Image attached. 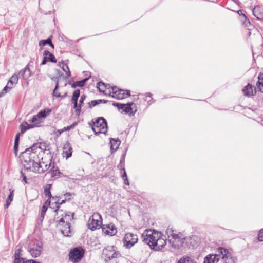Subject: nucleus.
Masks as SVG:
<instances>
[{"mask_svg": "<svg viewBox=\"0 0 263 263\" xmlns=\"http://www.w3.org/2000/svg\"><path fill=\"white\" fill-rule=\"evenodd\" d=\"M63 149V156L65 157L66 159L70 158L72 153V148L71 144L68 142H67L64 145Z\"/></svg>", "mask_w": 263, "mask_h": 263, "instance_id": "dca6fc26", "label": "nucleus"}, {"mask_svg": "<svg viewBox=\"0 0 263 263\" xmlns=\"http://www.w3.org/2000/svg\"><path fill=\"white\" fill-rule=\"evenodd\" d=\"M51 163L50 162V163L49 165H48V164L45 165V168H43V166L41 164L42 168L44 170V171L43 172H44L45 171H47V170H48L49 168V167L51 166Z\"/></svg>", "mask_w": 263, "mask_h": 263, "instance_id": "5fc2aeb1", "label": "nucleus"}, {"mask_svg": "<svg viewBox=\"0 0 263 263\" xmlns=\"http://www.w3.org/2000/svg\"><path fill=\"white\" fill-rule=\"evenodd\" d=\"M13 192V190H11V189H10V194L7 198L6 204L5 205V208H8L11 202L12 201L14 196Z\"/></svg>", "mask_w": 263, "mask_h": 263, "instance_id": "2f4dec72", "label": "nucleus"}, {"mask_svg": "<svg viewBox=\"0 0 263 263\" xmlns=\"http://www.w3.org/2000/svg\"><path fill=\"white\" fill-rule=\"evenodd\" d=\"M101 216L100 214L94 213L90 218L88 222V228L92 230L99 229L102 224Z\"/></svg>", "mask_w": 263, "mask_h": 263, "instance_id": "1a4fd4ad", "label": "nucleus"}, {"mask_svg": "<svg viewBox=\"0 0 263 263\" xmlns=\"http://www.w3.org/2000/svg\"><path fill=\"white\" fill-rule=\"evenodd\" d=\"M51 187V184H48L45 187L44 189V193L45 196L48 198V199L52 198L53 200H56L57 197H52L50 192V189Z\"/></svg>", "mask_w": 263, "mask_h": 263, "instance_id": "5701e85b", "label": "nucleus"}, {"mask_svg": "<svg viewBox=\"0 0 263 263\" xmlns=\"http://www.w3.org/2000/svg\"><path fill=\"white\" fill-rule=\"evenodd\" d=\"M177 263H196L188 256H185L181 258Z\"/></svg>", "mask_w": 263, "mask_h": 263, "instance_id": "72a5a7b5", "label": "nucleus"}, {"mask_svg": "<svg viewBox=\"0 0 263 263\" xmlns=\"http://www.w3.org/2000/svg\"><path fill=\"white\" fill-rule=\"evenodd\" d=\"M258 80L257 82L256 85L260 92H263V72L260 73L258 77Z\"/></svg>", "mask_w": 263, "mask_h": 263, "instance_id": "c756f323", "label": "nucleus"}, {"mask_svg": "<svg viewBox=\"0 0 263 263\" xmlns=\"http://www.w3.org/2000/svg\"><path fill=\"white\" fill-rule=\"evenodd\" d=\"M51 112V109L49 108H46L44 110L40 111L37 114V117L41 118H45L47 116L49 115V114Z\"/></svg>", "mask_w": 263, "mask_h": 263, "instance_id": "c85d7f7f", "label": "nucleus"}, {"mask_svg": "<svg viewBox=\"0 0 263 263\" xmlns=\"http://www.w3.org/2000/svg\"><path fill=\"white\" fill-rule=\"evenodd\" d=\"M59 66H61L62 69L66 72L68 77H70L71 72L67 64H64L63 61H62L61 62H59Z\"/></svg>", "mask_w": 263, "mask_h": 263, "instance_id": "473e14b6", "label": "nucleus"}, {"mask_svg": "<svg viewBox=\"0 0 263 263\" xmlns=\"http://www.w3.org/2000/svg\"><path fill=\"white\" fill-rule=\"evenodd\" d=\"M112 105L117 107L118 109H122L125 114H128L132 116H134L137 111L136 109L135 111L133 110V108L132 106L135 105L133 102H129L127 104L114 102Z\"/></svg>", "mask_w": 263, "mask_h": 263, "instance_id": "9d476101", "label": "nucleus"}, {"mask_svg": "<svg viewBox=\"0 0 263 263\" xmlns=\"http://www.w3.org/2000/svg\"><path fill=\"white\" fill-rule=\"evenodd\" d=\"M28 251L33 257L39 256L41 253L42 247L40 243H30L28 247Z\"/></svg>", "mask_w": 263, "mask_h": 263, "instance_id": "f8f14e48", "label": "nucleus"}, {"mask_svg": "<svg viewBox=\"0 0 263 263\" xmlns=\"http://www.w3.org/2000/svg\"><path fill=\"white\" fill-rule=\"evenodd\" d=\"M155 243L152 245V249L155 251H159L162 249L166 244V239L163 237L162 233L160 232V235L156 239Z\"/></svg>", "mask_w": 263, "mask_h": 263, "instance_id": "ddd939ff", "label": "nucleus"}, {"mask_svg": "<svg viewBox=\"0 0 263 263\" xmlns=\"http://www.w3.org/2000/svg\"><path fill=\"white\" fill-rule=\"evenodd\" d=\"M145 96L146 97H151L152 96V94L149 93V92H147V93H145Z\"/></svg>", "mask_w": 263, "mask_h": 263, "instance_id": "69168bd1", "label": "nucleus"}, {"mask_svg": "<svg viewBox=\"0 0 263 263\" xmlns=\"http://www.w3.org/2000/svg\"><path fill=\"white\" fill-rule=\"evenodd\" d=\"M168 238L170 243L171 244L172 247L174 249H179L181 247H188V243H190V245L194 247L198 243L195 242L197 238L195 236L181 238L178 234L172 233L168 235Z\"/></svg>", "mask_w": 263, "mask_h": 263, "instance_id": "f03ea898", "label": "nucleus"}, {"mask_svg": "<svg viewBox=\"0 0 263 263\" xmlns=\"http://www.w3.org/2000/svg\"><path fill=\"white\" fill-rule=\"evenodd\" d=\"M46 44L49 45L51 43H52L51 39L50 38H48L47 40H45Z\"/></svg>", "mask_w": 263, "mask_h": 263, "instance_id": "680f3d73", "label": "nucleus"}, {"mask_svg": "<svg viewBox=\"0 0 263 263\" xmlns=\"http://www.w3.org/2000/svg\"><path fill=\"white\" fill-rule=\"evenodd\" d=\"M103 86L106 89H109V88H111L112 87H111L110 86V84H105L102 82H98L97 83V88L98 89V90L99 92H102L103 93L105 94V95H108V94H107L105 93V92L103 90H102L101 88H100V86Z\"/></svg>", "mask_w": 263, "mask_h": 263, "instance_id": "7c9ffc66", "label": "nucleus"}, {"mask_svg": "<svg viewBox=\"0 0 263 263\" xmlns=\"http://www.w3.org/2000/svg\"><path fill=\"white\" fill-rule=\"evenodd\" d=\"M109 102L108 100L104 99H99L96 100H92L88 103V107L90 108L99 105L100 103H106Z\"/></svg>", "mask_w": 263, "mask_h": 263, "instance_id": "bb28decb", "label": "nucleus"}, {"mask_svg": "<svg viewBox=\"0 0 263 263\" xmlns=\"http://www.w3.org/2000/svg\"><path fill=\"white\" fill-rule=\"evenodd\" d=\"M57 75L58 76V77H57L56 78H53L52 79L53 81H56V85L55 87V89L53 91V96H55L56 97H60V94L57 91V89L58 88V82H59L58 77H60L61 76H62L63 74V73H62L59 70H58V69L57 70Z\"/></svg>", "mask_w": 263, "mask_h": 263, "instance_id": "b1692460", "label": "nucleus"}, {"mask_svg": "<svg viewBox=\"0 0 263 263\" xmlns=\"http://www.w3.org/2000/svg\"><path fill=\"white\" fill-rule=\"evenodd\" d=\"M160 235V232H158L155 230H145L142 233L141 238L142 241L149 246L150 248L152 249L153 243H155L156 239Z\"/></svg>", "mask_w": 263, "mask_h": 263, "instance_id": "20e7f679", "label": "nucleus"}, {"mask_svg": "<svg viewBox=\"0 0 263 263\" xmlns=\"http://www.w3.org/2000/svg\"><path fill=\"white\" fill-rule=\"evenodd\" d=\"M118 168L120 170V173L122 174V172L123 171H124V170H125V167H124V164H121V163H119L117 166Z\"/></svg>", "mask_w": 263, "mask_h": 263, "instance_id": "3c124183", "label": "nucleus"}, {"mask_svg": "<svg viewBox=\"0 0 263 263\" xmlns=\"http://www.w3.org/2000/svg\"><path fill=\"white\" fill-rule=\"evenodd\" d=\"M89 77H88V78L83 79L82 80L76 81V84L77 85V87H83L85 85L86 82L89 79Z\"/></svg>", "mask_w": 263, "mask_h": 263, "instance_id": "f704fd0d", "label": "nucleus"}, {"mask_svg": "<svg viewBox=\"0 0 263 263\" xmlns=\"http://www.w3.org/2000/svg\"><path fill=\"white\" fill-rule=\"evenodd\" d=\"M66 200V198H65L64 200H62L61 202H59V200L55 201V204L56 205V209L54 210L55 212H57L60 208V205L65 202Z\"/></svg>", "mask_w": 263, "mask_h": 263, "instance_id": "a19ab883", "label": "nucleus"}, {"mask_svg": "<svg viewBox=\"0 0 263 263\" xmlns=\"http://www.w3.org/2000/svg\"><path fill=\"white\" fill-rule=\"evenodd\" d=\"M22 250L21 248L16 249L14 253V258H22Z\"/></svg>", "mask_w": 263, "mask_h": 263, "instance_id": "ea45409f", "label": "nucleus"}, {"mask_svg": "<svg viewBox=\"0 0 263 263\" xmlns=\"http://www.w3.org/2000/svg\"><path fill=\"white\" fill-rule=\"evenodd\" d=\"M84 250L81 247L75 248L70 251L69 258L74 262H79L83 257Z\"/></svg>", "mask_w": 263, "mask_h": 263, "instance_id": "9b49d317", "label": "nucleus"}, {"mask_svg": "<svg viewBox=\"0 0 263 263\" xmlns=\"http://www.w3.org/2000/svg\"><path fill=\"white\" fill-rule=\"evenodd\" d=\"M47 61H48L47 58L45 56H44L43 60L42 62H41V65L45 64Z\"/></svg>", "mask_w": 263, "mask_h": 263, "instance_id": "13d9d810", "label": "nucleus"}, {"mask_svg": "<svg viewBox=\"0 0 263 263\" xmlns=\"http://www.w3.org/2000/svg\"><path fill=\"white\" fill-rule=\"evenodd\" d=\"M126 156V152L123 154L121 156L120 163L124 164H125V159Z\"/></svg>", "mask_w": 263, "mask_h": 263, "instance_id": "8fccbe9b", "label": "nucleus"}, {"mask_svg": "<svg viewBox=\"0 0 263 263\" xmlns=\"http://www.w3.org/2000/svg\"><path fill=\"white\" fill-rule=\"evenodd\" d=\"M37 126L35 124H29L26 122H24L20 125V129L21 130V134H23L26 130L34 127Z\"/></svg>", "mask_w": 263, "mask_h": 263, "instance_id": "412c9836", "label": "nucleus"}, {"mask_svg": "<svg viewBox=\"0 0 263 263\" xmlns=\"http://www.w3.org/2000/svg\"><path fill=\"white\" fill-rule=\"evenodd\" d=\"M74 193L68 192V193H65L64 194V196H66V197H67L68 196H72V195H74Z\"/></svg>", "mask_w": 263, "mask_h": 263, "instance_id": "e2e57ef3", "label": "nucleus"}, {"mask_svg": "<svg viewBox=\"0 0 263 263\" xmlns=\"http://www.w3.org/2000/svg\"><path fill=\"white\" fill-rule=\"evenodd\" d=\"M9 84H11V86H12V88L13 87V85L14 84V83H13V82L12 81H11V79H10V80L8 81L7 85H9Z\"/></svg>", "mask_w": 263, "mask_h": 263, "instance_id": "0e129e2a", "label": "nucleus"}, {"mask_svg": "<svg viewBox=\"0 0 263 263\" xmlns=\"http://www.w3.org/2000/svg\"><path fill=\"white\" fill-rule=\"evenodd\" d=\"M47 207L46 205H43L42 208L41 217L43 219L44 217L45 213L47 211Z\"/></svg>", "mask_w": 263, "mask_h": 263, "instance_id": "79ce46f5", "label": "nucleus"}, {"mask_svg": "<svg viewBox=\"0 0 263 263\" xmlns=\"http://www.w3.org/2000/svg\"><path fill=\"white\" fill-rule=\"evenodd\" d=\"M254 16L258 20L263 18V7L259 6H256L253 10Z\"/></svg>", "mask_w": 263, "mask_h": 263, "instance_id": "6ab92c4d", "label": "nucleus"}, {"mask_svg": "<svg viewBox=\"0 0 263 263\" xmlns=\"http://www.w3.org/2000/svg\"><path fill=\"white\" fill-rule=\"evenodd\" d=\"M18 145L19 144H17L16 145H15V144H14V152L15 154V155L16 156L17 154V151H18Z\"/></svg>", "mask_w": 263, "mask_h": 263, "instance_id": "6e6d98bb", "label": "nucleus"}, {"mask_svg": "<svg viewBox=\"0 0 263 263\" xmlns=\"http://www.w3.org/2000/svg\"><path fill=\"white\" fill-rule=\"evenodd\" d=\"M39 119H40V118L37 117V115H36L34 116L29 121L31 123H35L36 122H37ZM34 124L36 125L35 124Z\"/></svg>", "mask_w": 263, "mask_h": 263, "instance_id": "49530a36", "label": "nucleus"}, {"mask_svg": "<svg viewBox=\"0 0 263 263\" xmlns=\"http://www.w3.org/2000/svg\"><path fill=\"white\" fill-rule=\"evenodd\" d=\"M49 172L51 174V177H54L55 178L60 177L62 174V173L60 172L58 168L54 166H52Z\"/></svg>", "mask_w": 263, "mask_h": 263, "instance_id": "a878e982", "label": "nucleus"}, {"mask_svg": "<svg viewBox=\"0 0 263 263\" xmlns=\"http://www.w3.org/2000/svg\"><path fill=\"white\" fill-rule=\"evenodd\" d=\"M78 124V122H74L73 123H72L71 125L68 126L67 127H65L63 128L64 132L65 131H69L75 127Z\"/></svg>", "mask_w": 263, "mask_h": 263, "instance_id": "58836bf2", "label": "nucleus"}, {"mask_svg": "<svg viewBox=\"0 0 263 263\" xmlns=\"http://www.w3.org/2000/svg\"><path fill=\"white\" fill-rule=\"evenodd\" d=\"M64 132V130H63V128L62 129H58L57 131V133H58L57 135L58 136H59L62 133H63Z\"/></svg>", "mask_w": 263, "mask_h": 263, "instance_id": "052dcab7", "label": "nucleus"}, {"mask_svg": "<svg viewBox=\"0 0 263 263\" xmlns=\"http://www.w3.org/2000/svg\"><path fill=\"white\" fill-rule=\"evenodd\" d=\"M121 174L122 178L124 180V183L125 184L128 185L129 184V182L128 180V178H127V174L125 171V170H124V171H122V174Z\"/></svg>", "mask_w": 263, "mask_h": 263, "instance_id": "c9c22d12", "label": "nucleus"}, {"mask_svg": "<svg viewBox=\"0 0 263 263\" xmlns=\"http://www.w3.org/2000/svg\"><path fill=\"white\" fill-rule=\"evenodd\" d=\"M121 141L118 139L110 138V150L112 152L116 151L119 147Z\"/></svg>", "mask_w": 263, "mask_h": 263, "instance_id": "aec40b11", "label": "nucleus"}, {"mask_svg": "<svg viewBox=\"0 0 263 263\" xmlns=\"http://www.w3.org/2000/svg\"><path fill=\"white\" fill-rule=\"evenodd\" d=\"M43 55L45 56L47 58V61H50L53 63H56L57 60L54 57V55L50 52L48 50H45L44 51Z\"/></svg>", "mask_w": 263, "mask_h": 263, "instance_id": "cd10ccee", "label": "nucleus"}, {"mask_svg": "<svg viewBox=\"0 0 263 263\" xmlns=\"http://www.w3.org/2000/svg\"><path fill=\"white\" fill-rule=\"evenodd\" d=\"M217 252L221 256L223 263H236L237 257L234 256L228 249L223 247H219Z\"/></svg>", "mask_w": 263, "mask_h": 263, "instance_id": "423d86ee", "label": "nucleus"}, {"mask_svg": "<svg viewBox=\"0 0 263 263\" xmlns=\"http://www.w3.org/2000/svg\"><path fill=\"white\" fill-rule=\"evenodd\" d=\"M74 214V213L69 212L65 213V219L66 220V221L69 222V221L72 220L73 219Z\"/></svg>", "mask_w": 263, "mask_h": 263, "instance_id": "e433bc0d", "label": "nucleus"}, {"mask_svg": "<svg viewBox=\"0 0 263 263\" xmlns=\"http://www.w3.org/2000/svg\"><path fill=\"white\" fill-rule=\"evenodd\" d=\"M80 91L79 89L75 90L72 95V97L71 98V101L73 103L74 108L76 109L75 111L76 115L79 116L81 112V107L78 106V100L79 97H80Z\"/></svg>", "mask_w": 263, "mask_h": 263, "instance_id": "4468645a", "label": "nucleus"}, {"mask_svg": "<svg viewBox=\"0 0 263 263\" xmlns=\"http://www.w3.org/2000/svg\"><path fill=\"white\" fill-rule=\"evenodd\" d=\"M237 12H238V13L239 15L242 14V15H243V17L245 18V20H247L249 22H249V20L247 18V16H246L245 14H242V11H241V10H238Z\"/></svg>", "mask_w": 263, "mask_h": 263, "instance_id": "4d7b16f0", "label": "nucleus"}, {"mask_svg": "<svg viewBox=\"0 0 263 263\" xmlns=\"http://www.w3.org/2000/svg\"><path fill=\"white\" fill-rule=\"evenodd\" d=\"M71 87H72V88H75L76 87H77V85H76V82H74L73 84H72V85H71Z\"/></svg>", "mask_w": 263, "mask_h": 263, "instance_id": "338daca9", "label": "nucleus"}, {"mask_svg": "<svg viewBox=\"0 0 263 263\" xmlns=\"http://www.w3.org/2000/svg\"><path fill=\"white\" fill-rule=\"evenodd\" d=\"M65 223V220L63 218H61L59 221V224H64Z\"/></svg>", "mask_w": 263, "mask_h": 263, "instance_id": "bf43d9fd", "label": "nucleus"}, {"mask_svg": "<svg viewBox=\"0 0 263 263\" xmlns=\"http://www.w3.org/2000/svg\"><path fill=\"white\" fill-rule=\"evenodd\" d=\"M11 81H12L13 82V83H14V84H16L17 83V82H18V76L17 75H13L11 78Z\"/></svg>", "mask_w": 263, "mask_h": 263, "instance_id": "c03bdc74", "label": "nucleus"}, {"mask_svg": "<svg viewBox=\"0 0 263 263\" xmlns=\"http://www.w3.org/2000/svg\"><path fill=\"white\" fill-rule=\"evenodd\" d=\"M46 147L47 145L45 143H36L21 153L20 158L22 163L25 164L26 170L39 174L43 173L44 170L41 166L37 149H40L41 151L44 152Z\"/></svg>", "mask_w": 263, "mask_h": 263, "instance_id": "f257e3e1", "label": "nucleus"}, {"mask_svg": "<svg viewBox=\"0 0 263 263\" xmlns=\"http://www.w3.org/2000/svg\"><path fill=\"white\" fill-rule=\"evenodd\" d=\"M49 45L50 47H51L52 48H54V45H53V44L52 43H51Z\"/></svg>", "mask_w": 263, "mask_h": 263, "instance_id": "774afa93", "label": "nucleus"}, {"mask_svg": "<svg viewBox=\"0 0 263 263\" xmlns=\"http://www.w3.org/2000/svg\"><path fill=\"white\" fill-rule=\"evenodd\" d=\"M102 231L106 234L109 235L110 236L115 235L117 233V229L115 226L112 225L111 227L109 225L107 226L106 227L103 226L102 227Z\"/></svg>", "mask_w": 263, "mask_h": 263, "instance_id": "a211bd4d", "label": "nucleus"}, {"mask_svg": "<svg viewBox=\"0 0 263 263\" xmlns=\"http://www.w3.org/2000/svg\"><path fill=\"white\" fill-rule=\"evenodd\" d=\"M93 122L92 129L95 134H104L107 132V123L103 117H99Z\"/></svg>", "mask_w": 263, "mask_h": 263, "instance_id": "39448f33", "label": "nucleus"}, {"mask_svg": "<svg viewBox=\"0 0 263 263\" xmlns=\"http://www.w3.org/2000/svg\"><path fill=\"white\" fill-rule=\"evenodd\" d=\"M103 257L106 262L111 261L116 263L123 262L126 258L122 256L120 253L114 246H108L103 250Z\"/></svg>", "mask_w": 263, "mask_h": 263, "instance_id": "7ed1b4c3", "label": "nucleus"}, {"mask_svg": "<svg viewBox=\"0 0 263 263\" xmlns=\"http://www.w3.org/2000/svg\"><path fill=\"white\" fill-rule=\"evenodd\" d=\"M137 235L132 233H127L122 239L124 246L127 249H130L138 242Z\"/></svg>", "mask_w": 263, "mask_h": 263, "instance_id": "6e6552de", "label": "nucleus"}, {"mask_svg": "<svg viewBox=\"0 0 263 263\" xmlns=\"http://www.w3.org/2000/svg\"><path fill=\"white\" fill-rule=\"evenodd\" d=\"M18 74L23 78L24 79H27L31 76V72L28 66H26L24 69L21 70Z\"/></svg>", "mask_w": 263, "mask_h": 263, "instance_id": "393cba45", "label": "nucleus"}, {"mask_svg": "<svg viewBox=\"0 0 263 263\" xmlns=\"http://www.w3.org/2000/svg\"><path fill=\"white\" fill-rule=\"evenodd\" d=\"M258 239L260 241H263V229L261 230L258 235Z\"/></svg>", "mask_w": 263, "mask_h": 263, "instance_id": "de8ad7c7", "label": "nucleus"}, {"mask_svg": "<svg viewBox=\"0 0 263 263\" xmlns=\"http://www.w3.org/2000/svg\"><path fill=\"white\" fill-rule=\"evenodd\" d=\"M46 44L45 40H42L39 42V46L41 47H43L45 46Z\"/></svg>", "mask_w": 263, "mask_h": 263, "instance_id": "864d4df0", "label": "nucleus"}, {"mask_svg": "<svg viewBox=\"0 0 263 263\" xmlns=\"http://www.w3.org/2000/svg\"><path fill=\"white\" fill-rule=\"evenodd\" d=\"M86 96L85 95H83L81 96L80 99L79 100V103L78 104V106H80L81 107V106L82 104L83 103L84 101L86 99Z\"/></svg>", "mask_w": 263, "mask_h": 263, "instance_id": "a18cd8bd", "label": "nucleus"}, {"mask_svg": "<svg viewBox=\"0 0 263 263\" xmlns=\"http://www.w3.org/2000/svg\"><path fill=\"white\" fill-rule=\"evenodd\" d=\"M242 91L245 96L251 97L254 96L256 94V88H253L252 86L248 83L242 89Z\"/></svg>", "mask_w": 263, "mask_h": 263, "instance_id": "f3484780", "label": "nucleus"}, {"mask_svg": "<svg viewBox=\"0 0 263 263\" xmlns=\"http://www.w3.org/2000/svg\"><path fill=\"white\" fill-rule=\"evenodd\" d=\"M12 88V86H9V85H6V86L3 88L2 91L0 92V98L3 97L8 91V90H10Z\"/></svg>", "mask_w": 263, "mask_h": 263, "instance_id": "4c0bfd02", "label": "nucleus"}, {"mask_svg": "<svg viewBox=\"0 0 263 263\" xmlns=\"http://www.w3.org/2000/svg\"><path fill=\"white\" fill-rule=\"evenodd\" d=\"M20 134H21V133H18L16 134V135L15 136L14 144H15L16 145L17 144H19Z\"/></svg>", "mask_w": 263, "mask_h": 263, "instance_id": "09e8293b", "label": "nucleus"}, {"mask_svg": "<svg viewBox=\"0 0 263 263\" xmlns=\"http://www.w3.org/2000/svg\"><path fill=\"white\" fill-rule=\"evenodd\" d=\"M26 261L24 258H14L13 263H25Z\"/></svg>", "mask_w": 263, "mask_h": 263, "instance_id": "37998d69", "label": "nucleus"}, {"mask_svg": "<svg viewBox=\"0 0 263 263\" xmlns=\"http://www.w3.org/2000/svg\"><path fill=\"white\" fill-rule=\"evenodd\" d=\"M220 258V254H209L204 259L203 263H217Z\"/></svg>", "mask_w": 263, "mask_h": 263, "instance_id": "2eb2a0df", "label": "nucleus"}, {"mask_svg": "<svg viewBox=\"0 0 263 263\" xmlns=\"http://www.w3.org/2000/svg\"><path fill=\"white\" fill-rule=\"evenodd\" d=\"M112 91H109L108 96L118 100H122L130 96L129 90H125L118 88L116 86L111 87Z\"/></svg>", "mask_w": 263, "mask_h": 263, "instance_id": "0eeeda50", "label": "nucleus"}, {"mask_svg": "<svg viewBox=\"0 0 263 263\" xmlns=\"http://www.w3.org/2000/svg\"><path fill=\"white\" fill-rule=\"evenodd\" d=\"M21 174L22 177L23 178V181L25 183H27V177L25 176V175L24 174V173H23L22 171H21Z\"/></svg>", "mask_w": 263, "mask_h": 263, "instance_id": "603ef678", "label": "nucleus"}, {"mask_svg": "<svg viewBox=\"0 0 263 263\" xmlns=\"http://www.w3.org/2000/svg\"><path fill=\"white\" fill-rule=\"evenodd\" d=\"M70 227L71 226H70V222L66 221V223L64 224V226L62 228L61 232L65 236H67V237L70 236L69 234L71 233Z\"/></svg>", "mask_w": 263, "mask_h": 263, "instance_id": "4be33fe9", "label": "nucleus"}]
</instances>
